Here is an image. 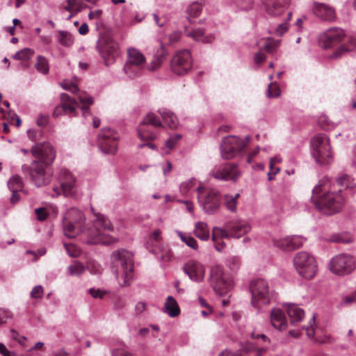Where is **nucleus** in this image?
Wrapping results in <instances>:
<instances>
[{"label": "nucleus", "mask_w": 356, "mask_h": 356, "mask_svg": "<svg viewBox=\"0 0 356 356\" xmlns=\"http://www.w3.org/2000/svg\"><path fill=\"white\" fill-rule=\"evenodd\" d=\"M197 193L199 204L205 213L213 215L220 209L222 195L217 189L199 186Z\"/></svg>", "instance_id": "nucleus-6"}, {"label": "nucleus", "mask_w": 356, "mask_h": 356, "mask_svg": "<svg viewBox=\"0 0 356 356\" xmlns=\"http://www.w3.org/2000/svg\"><path fill=\"white\" fill-rule=\"evenodd\" d=\"M280 95L278 86L275 83H270L268 85L267 95L268 97H277Z\"/></svg>", "instance_id": "nucleus-52"}, {"label": "nucleus", "mask_w": 356, "mask_h": 356, "mask_svg": "<svg viewBox=\"0 0 356 356\" xmlns=\"http://www.w3.org/2000/svg\"><path fill=\"white\" fill-rule=\"evenodd\" d=\"M231 236L229 229H225L219 227H214L212 229L211 239L213 243H216L217 240L222 238H228Z\"/></svg>", "instance_id": "nucleus-39"}, {"label": "nucleus", "mask_w": 356, "mask_h": 356, "mask_svg": "<svg viewBox=\"0 0 356 356\" xmlns=\"http://www.w3.org/2000/svg\"><path fill=\"white\" fill-rule=\"evenodd\" d=\"M328 183V179L327 178H323L321 179L317 185L312 190V198H314L316 195H318L323 190H325L326 186Z\"/></svg>", "instance_id": "nucleus-48"}, {"label": "nucleus", "mask_w": 356, "mask_h": 356, "mask_svg": "<svg viewBox=\"0 0 356 356\" xmlns=\"http://www.w3.org/2000/svg\"><path fill=\"white\" fill-rule=\"evenodd\" d=\"M110 264L119 286H129L134 277L132 254L124 249L114 251L111 254Z\"/></svg>", "instance_id": "nucleus-2"}, {"label": "nucleus", "mask_w": 356, "mask_h": 356, "mask_svg": "<svg viewBox=\"0 0 356 356\" xmlns=\"http://www.w3.org/2000/svg\"><path fill=\"white\" fill-rule=\"evenodd\" d=\"M36 70L43 74H47L49 71V65L48 60L42 56H38L36 63L35 64Z\"/></svg>", "instance_id": "nucleus-40"}, {"label": "nucleus", "mask_w": 356, "mask_h": 356, "mask_svg": "<svg viewBox=\"0 0 356 356\" xmlns=\"http://www.w3.org/2000/svg\"><path fill=\"white\" fill-rule=\"evenodd\" d=\"M34 54V51L30 48H24L16 52L13 56L15 60H29Z\"/></svg>", "instance_id": "nucleus-44"}, {"label": "nucleus", "mask_w": 356, "mask_h": 356, "mask_svg": "<svg viewBox=\"0 0 356 356\" xmlns=\"http://www.w3.org/2000/svg\"><path fill=\"white\" fill-rule=\"evenodd\" d=\"M85 218L81 211L71 208L63 218V232L68 238H74L83 232Z\"/></svg>", "instance_id": "nucleus-8"}, {"label": "nucleus", "mask_w": 356, "mask_h": 356, "mask_svg": "<svg viewBox=\"0 0 356 356\" xmlns=\"http://www.w3.org/2000/svg\"><path fill=\"white\" fill-rule=\"evenodd\" d=\"M295 268L305 279L313 278L317 272L315 258L307 252H300L293 258Z\"/></svg>", "instance_id": "nucleus-12"}, {"label": "nucleus", "mask_w": 356, "mask_h": 356, "mask_svg": "<svg viewBox=\"0 0 356 356\" xmlns=\"http://www.w3.org/2000/svg\"><path fill=\"white\" fill-rule=\"evenodd\" d=\"M192 67V58L189 51H177L171 60V70L177 75L187 73Z\"/></svg>", "instance_id": "nucleus-17"}, {"label": "nucleus", "mask_w": 356, "mask_h": 356, "mask_svg": "<svg viewBox=\"0 0 356 356\" xmlns=\"http://www.w3.org/2000/svg\"><path fill=\"white\" fill-rule=\"evenodd\" d=\"M184 271L189 278L196 282H202L204 277V266L199 261L191 259L184 266Z\"/></svg>", "instance_id": "nucleus-20"}, {"label": "nucleus", "mask_w": 356, "mask_h": 356, "mask_svg": "<svg viewBox=\"0 0 356 356\" xmlns=\"http://www.w3.org/2000/svg\"><path fill=\"white\" fill-rule=\"evenodd\" d=\"M194 235L202 241H208L209 238V229L208 225L202 221L195 224Z\"/></svg>", "instance_id": "nucleus-31"}, {"label": "nucleus", "mask_w": 356, "mask_h": 356, "mask_svg": "<svg viewBox=\"0 0 356 356\" xmlns=\"http://www.w3.org/2000/svg\"><path fill=\"white\" fill-rule=\"evenodd\" d=\"M113 229V227L111 221L104 215L99 213H95V219L85 232L87 237L86 242L88 244L106 245L113 244L117 241V239L102 232L103 230L112 231Z\"/></svg>", "instance_id": "nucleus-3"}, {"label": "nucleus", "mask_w": 356, "mask_h": 356, "mask_svg": "<svg viewBox=\"0 0 356 356\" xmlns=\"http://www.w3.org/2000/svg\"><path fill=\"white\" fill-rule=\"evenodd\" d=\"M35 213L39 220H44L46 219L47 213L44 209L39 208L35 209Z\"/></svg>", "instance_id": "nucleus-64"}, {"label": "nucleus", "mask_w": 356, "mask_h": 356, "mask_svg": "<svg viewBox=\"0 0 356 356\" xmlns=\"http://www.w3.org/2000/svg\"><path fill=\"white\" fill-rule=\"evenodd\" d=\"M210 284L219 295L227 293L233 288V281L226 275L222 267L218 265L213 266L210 271Z\"/></svg>", "instance_id": "nucleus-13"}, {"label": "nucleus", "mask_w": 356, "mask_h": 356, "mask_svg": "<svg viewBox=\"0 0 356 356\" xmlns=\"http://www.w3.org/2000/svg\"><path fill=\"white\" fill-rule=\"evenodd\" d=\"M211 175L218 180L236 181L241 172L236 165L226 163L213 168Z\"/></svg>", "instance_id": "nucleus-18"}, {"label": "nucleus", "mask_w": 356, "mask_h": 356, "mask_svg": "<svg viewBox=\"0 0 356 356\" xmlns=\"http://www.w3.org/2000/svg\"><path fill=\"white\" fill-rule=\"evenodd\" d=\"M60 86L66 90H69L72 93L76 94L79 92L77 84L67 80H64L60 83Z\"/></svg>", "instance_id": "nucleus-49"}, {"label": "nucleus", "mask_w": 356, "mask_h": 356, "mask_svg": "<svg viewBox=\"0 0 356 356\" xmlns=\"http://www.w3.org/2000/svg\"><path fill=\"white\" fill-rule=\"evenodd\" d=\"M9 318H10V312L5 309H0V324L6 323Z\"/></svg>", "instance_id": "nucleus-62"}, {"label": "nucleus", "mask_w": 356, "mask_h": 356, "mask_svg": "<svg viewBox=\"0 0 356 356\" xmlns=\"http://www.w3.org/2000/svg\"><path fill=\"white\" fill-rule=\"evenodd\" d=\"M290 0H262L266 13L273 17L280 15L286 9Z\"/></svg>", "instance_id": "nucleus-22"}, {"label": "nucleus", "mask_w": 356, "mask_h": 356, "mask_svg": "<svg viewBox=\"0 0 356 356\" xmlns=\"http://www.w3.org/2000/svg\"><path fill=\"white\" fill-rule=\"evenodd\" d=\"M185 33L188 37L191 38L193 40L197 42H201L203 43H209L213 41L214 35L213 34L207 35L204 33V29L201 28L189 29L185 28Z\"/></svg>", "instance_id": "nucleus-26"}, {"label": "nucleus", "mask_w": 356, "mask_h": 356, "mask_svg": "<svg viewBox=\"0 0 356 356\" xmlns=\"http://www.w3.org/2000/svg\"><path fill=\"white\" fill-rule=\"evenodd\" d=\"M249 141L247 136L245 140L236 136L225 137L220 145V154L222 159L229 160L236 156Z\"/></svg>", "instance_id": "nucleus-15"}, {"label": "nucleus", "mask_w": 356, "mask_h": 356, "mask_svg": "<svg viewBox=\"0 0 356 356\" xmlns=\"http://www.w3.org/2000/svg\"><path fill=\"white\" fill-rule=\"evenodd\" d=\"M44 293L43 287L41 285H38L33 287L31 291V297L32 298H42Z\"/></svg>", "instance_id": "nucleus-57"}, {"label": "nucleus", "mask_w": 356, "mask_h": 356, "mask_svg": "<svg viewBox=\"0 0 356 356\" xmlns=\"http://www.w3.org/2000/svg\"><path fill=\"white\" fill-rule=\"evenodd\" d=\"M164 311L170 317H175L179 314L180 309L179 305L173 297L168 296L164 306Z\"/></svg>", "instance_id": "nucleus-32"}, {"label": "nucleus", "mask_w": 356, "mask_h": 356, "mask_svg": "<svg viewBox=\"0 0 356 356\" xmlns=\"http://www.w3.org/2000/svg\"><path fill=\"white\" fill-rule=\"evenodd\" d=\"M87 268L89 269L91 273L95 275H98L102 273L103 268L97 262L92 261H90L88 266Z\"/></svg>", "instance_id": "nucleus-55"}, {"label": "nucleus", "mask_w": 356, "mask_h": 356, "mask_svg": "<svg viewBox=\"0 0 356 356\" xmlns=\"http://www.w3.org/2000/svg\"><path fill=\"white\" fill-rule=\"evenodd\" d=\"M310 147L312 156L316 163L326 165L333 162V152L326 134H318L312 137Z\"/></svg>", "instance_id": "nucleus-4"}, {"label": "nucleus", "mask_w": 356, "mask_h": 356, "mask_svg": "<svg viewBox=\"0 0 356 356\" xmlns=\"http://www.w3.org/2000/svg\"><path fill=\"white\" fill-rule=\"evenodd\" d=\"M60 103L67 115L74 114L79 106L77 102L66 93L60 95Z\"/></svg>", "instance_id": "nucleus-29"}, {"label": "nucleus", "mask_w": 356, "mask_h": 356, "mask_svg": "<svg viewBox=\"0 0 356 356\" xmlns=\"http://www.w3.org/2000/svg\"><path fill=\"white\" fill-rule=\"evenodd\" d=\"M180 239L185 243L189 248L193 250H197L198 244L197 241L192 236L186 235L179 231H176Z\"/></svg>", "instance_id": "nucleus-43"}, {"label": "nucleus", "mask_w": 356, "mask_h": 356, "mask_svg": "<svg viewBox=\"0 0 356 356\" xmlns=\"http://www.w3.org/2000/svg\"><path fill=\"white\" fill-rule=\"evenodd\" d=\"M64 114H66V113H65V108H63V105L60 103L59 105H58L57 106L55 107L54 112H53V115L54 117H59Z\"/></svg>", "instance_id": "nucleus-63"}, {"label": "nucleus", "mask_w": 356, "mask_h": 356, "mask_svg": "<svg viewBox=\"0 0 356 356\" xmlns=\"http://www.w3.org/2000/svg\"><path fill=\"white\" fill-rule=\"evenodd\" d=\"M88 293L93 298L102 299L108 293V291L100 289L91 288L88 289Z\"/></svg>", "instance_id": "nucleus-54"}, {"label": "nucleus", "mask_w": 356, "mask_h": 356, "mask_svg": "<svg viewBox=\"0 0 356 356\" xmlns=\"http://www.w3.org/2000/svg\"><path fill=\"white\" fill-rule=\"evenodd\" d=\"M345 34L342 29L339 28H331L325 31L320 36L321 41L325 42V47L338 43L342 40Z\"/></svg>", "instance_id": "nucleus-23"}, {"label": "nucleus", "mask_w": 356, "mask_h": 356, "mask_svg": "<svg viewBox=\"0 0 356 356\" xmlns=\"http://www.w3.org/2000/svg\"><path fill=\"white\" fill-rule=\"evenodd\" d=\"M161 234H162L161 230L160 229H156L149 236L147 241V248L152 252H156V248L158 247V245H156V243H157L161 240V238H162Z\"/></svg>", "instance_id": "nucleus-33"}, {"label": "nucleus", "mask_w": 356, "mask_h": 356, "mask_svg": "<svg viewBox=\"0 0 356 356\" xmlns=\"http://www.w3.org/2000/svg\"><path fill=\"white\" fill-rule=\"evenodd\" d=\"M85 270L84 266L80 262L76 261L68 266L69 273L72 276H79Z\"/></svg>", "instance_id": "nucleus-46"}, {"label": "nucleus", "mask_w": 356, "mask_h": 356, "mask_svg": "<svg viewBox=\"0 0 356 356\" xmlns=\"http://www.w3.org/2000/svg\"><path fill=\"white\" fill-rule=\"evenodd\" d=\"M65 247L69 256L76 257L80 254V250L74 245L65 244Z\"/></svg>", "instance_id": "nucleus-56"}, {"label": "nucleus", "mask_w": 356, "mask_h": 356, "mask_svg": "<svg viewBox=\"0 0 356 356\" xmlns=\"http://www.w3.org/2000/svg\"><path fill=\"white\" fill-rule=\"evenodd\" d=\"M112 356H135L127 347L122 346L111 350Z\"/></svg>", "instance_id": "nucleus-47"}, {"label": "nucleus", "mask_w": 356, "mask_h": 356, "mask_svg": "<svg viewBox=\"0 0 356 356\" xmlns=\"http://www.w3.org/2000/svg\"><path fill=\"white\" fill-rule=\"evenodd\" d=\"M154 253L157 254L158 258L163 262H169L173 258V253L172 250L167 247H164L161 244L158 245L156 251Z\"/></svg>", "instance_id": "nucleus-36"}, {"label": "nucleus", "mask_w": 356, "mask_h": 356, "mask_svg": "<svg viewBox=\"0 0 356 356\" xmlns=\"http://www.w3.org/2000/svg\"><path fill=\"white\" fill-rule=\"evenodd\" d=\"M127 63L141 67L145 62V56L136 48H129L127 49Z\"/></svg>", "instance_id": "nucleus-28"}, {"label": "nucleus", "mask_w": 356, "mask_h": 356, "mask_svg": "<svg viewBox=\"0 0 356 356\" xmlns=\"http://www.w3.org/2000/svg\"><path fill=\"white\" fill-rule=\"evenodd\" d=\"M345 198L341 189H331L320 195L314 200L316 207L325 215H332L339 212L343 207Z\"/></svg>", "instance_id": "nucleus-5"}, {"label": "nucleus", "mask_w": 356, "mask_h": 356, "mask_svg": "<svg viewBox=\"0 0 356 356\" xmlns=\"http://www.w3.org/2000/svg\"><path fill=\"white\" fill-rule=\"evenodd\" d=\"M252 294L251 304L253 307L260 309L270 302L272 293L266 280L258 278L252 280L250 284Z\"/></svg>", "instance_id": "nucleus-7"}, {"label": "nucleus", "mask_w": 356, "mask_h": 356, "mask_svg": "<svg viewBox=\"0 0 356 356\" xmlns=\"http://www.w3.org/2000/svg\"><path fill=\"white\" fill-rule=\"evenodd\" d=\"M241 264L239 257L236 256H232L227 259V266L232 270H236L238 269Z\"/></svg>", "instance_id": "nucleus-51"}, {"label": "nucleus", "mask_w": 356, "mask_h": 356, "mask_svg": "<svg viewBox=\"0 0 356 356\" xmlns=\"http://www.w3.org/2000/svg\"><path fill=\"white\" fill-rule=\"evenodd\" d=\"M162 122L154 113H148L138 125V135L142 141L154 140L158 137L155 129L162 127Z\"/></svg>", "instance_id": "nucleus-11"}, {"label": "nucleus", "mask_w": 356, "mask_h": 356, "mask_svg": "<svg viewBox=\"0 0 356 356\" xmlns=\"http://www.w3.org/2000/svg\"><path fill=\"white\" fill-rule=\"evenodd\" d=\"M56 39L62 46L65 47H70L74 44V38L68 31H58Z\"/></svg>", "instance_id": "nucleus-34"}, {"label": "nucleus", "mask_w": 356, "mask_h": 356, "mask_svg": "<svg viewBox=\"0 0 356 356\" xmlns=\"http://www.w3.org/2000/svg\"><path fill=\"white\" fill-rule=\"evenodd\" d=\"M8 186L11 191H18L23 187L22 178L18 175H13L8 181Z\"/></svg>", "instance_id": "nucleus-41"}, {"label": "nucleus", "mask_w": 356, "mask_h": 356, "mask_svg": "<svg viewBox=\"0 0 356 356\" xmlns=\"http://www.w3.org/2000/svg\"><path fill=\"white\" fill-rule=\"evenodd\" d=\"M78 3L77 0H67L66 5L64 6V9L69 12H74V8Z\"/></svg>", "instance_id": "nucleus-61"}, {"label": "nucleus", "mask_w": 356, "mask_h": 356, "mask_svg": "<svg viewBox=\"0 0 356 356\" xmlns=\"http://www.w3.org/2000/svg\"><path fill=\"white\" fill-rule=\"evenodd\" d=\"M328 267L334 274L340 276L346 275L356 268V258L350 254H338L331 259Z\"/></svg>", "instance_id": "nucleus-10"}, {"label": "nucleus", "mask_w": 356, "mask_h": 356, "mask_svg": "<svg viewBox=\"0 0 356 356\" xmlns=\"http://www.w3.org/2000/svg\"><path fill=\"white\" fill-rule=\"evenodd\" d=\"M97 49L100 56L107 66L114 63L120 56L118 43L108 35L102 37L98 41Z\"/></svg>", "instance_id": "nucleus-14"}, {"label": "nucleus", "mask_w": 356, "mask_h": 356, "mask_svg": "<svg viewBox=\"0 0 356 356\" xmlns=\"http://www.w3.org/2000/svg\"><path fill=\"white\" fill-rule=\"evenodd\" d=\"M306 238L299 235L289 236L273 241L274 245L281 250L292 251L300 248Z\"/></svg>", "instance_id": "nucleus-19"}, {"label": "nucleus", "mask_w": 356, "mask_h": 356, "mask_svg": "<svg viewBox=\"0 0 356 356\" xmlns=\"http://www.w3.org/2000/svg\"><path fill=\"white\" fill-rule=\"evenodd\" d=\"M312 11L321 20L332 22L336 19L335 10L325 3L314 2Z\"/></svg>", "instance_id": "nucleus-21"}, {"label": "nucleus", "mask_w": 356, "mask_h": 356, "mask_svg": "<svg viewBox=\"0 0 356 356\" xmlns=\"http://www.w3.org/2000/svg\"><path fill=\"white\" fill-rule=\"evenodd\" d=\"M328 241L334 243H348L353 241V238L348 234H337L331 236Z\"/></svg>", "instance_id": "nucleus-45"}, {"label": "nucleus", "mask_w": 356, "mask_h": 356, "mask_svg": "<svg viewBox=\"0 0 356 356\" xmlns=\"http://www.w3.org/2000/svg\"><path fill=\"white\" fill-rule=\"evenodd\" d=\"M79 100L81 104H83V106L81 107L83 115L84 117H86L88 115H90V113L89 106L93 104V98L85 93H81L79 95Z\"/></svg>", "instance_id": "nucleus-38"}, {"label": "nucleus", "mask_w": 356, "mask_h": 356, "mask_svg": "<svg viewBox=\"0 0 356 356\" xmlns=\"http://www.w3.org/2000/svg\"><path fill=\"white\" fill-rule=\"evenodd\" d=\"M280 42L279 40H268L265 44V49L270 52L273 53L276 48L279 46Z\"/></svg>", "instance_id": "nucleus-58"}, {"label": "nucleus", "mask_w": 356, "mask_h": 356, "mask_svg": "<svg viewBox=\"0 0 356 356\" xmlns=\"http://www.w3.org/2000/svg\"><path fill=\"white\" fill-rule=\"evenodd\" d=\"M181 36V33L180 31H175L172 32L168 36L170 44L176 43L179 41Z\"/></svg>", "instance_id": "nucleus-60"}, {"label": "nucleus", "mask_w": 356, "mask_h": 356, "mask_svg": "<svg viewBox=\"0 0 356 356\" xmlns=\"http://www.w3.org/2000/svg\"><path fill=\"white\" fill-rule=\"evenodd\" d=\"M336 184L341 187L342 188L353 191L356 187V184L351 180L350 177L348 175H341L339 176L336 179Z\"/></svg>", "instance_id": "nucleus-35"}, {"label": "nucleus", "mask_w": 356, "mask_h": 356, "mask_svg": "<svg viewBox=\"0 0 356 356\" xmlns=\"http://www.w3.org/2000/svg\"><path fill=\"white\" fill-rule=\"evenodd\" d=\"M315 315H313L312 318L308 323V325L304 327V329L306 331V334L308 337L313 338L315 334V327H316V323H315Z\"/></svg>", "instance_id": "nucleus-50"}, {"label": "nucleus", "mask_w": 356, "mask_h": 356, "mask_svg": "<svg viewBox=\"0 0 356 356\" xmlns=\"http://www.w3.org/2000/svg\"><path fill=\"white\" fill-rule=\"evenodd\" d=\"M31 154L38 159L31 165L30 176L35 185L40 187L49 182L44 168L42 163L48 165L53 163L56 152L53 147L48 143H38L31 148Z\"/></svg>", "instance_id": "nucleus-1"}, {"label": "nucleus", "mask_w": 356, "mask_h": 356, "mask_svg": "<svg viewBox=\"0 0 356 356\" xmlns=\"http://www.w3.org/2000/svg\"><path fill=\"white\" fill-rule=\"evenodd\" d=\"M60 185L54 186L52 196L64 195L74 198L78 195L79 187L76 177L67 170L62 169L59 175Z\"/></svg>", "instance_id": "nucleus-9"}, {"label": "nucleus", "mask_w": 356, "mask_h": 356, "mask_svg": "<svg viewBox=\"0 0 356 356\" xmlns=\"http://www.w3.org/2000/svg\"><path fill=\"white\" fill-rule=\"evenodd\" d=\"M284 306L286 307L287 314L290 318L291 324L299 323L303 319L305 312L303 309L298 305L292 303H284Z\"/></svg>", "instance_id": "nucleus-27"}, {"label": "nucleus", "mask_w": 356, "mask_h": 356, "mask_svg": "<svg viewBox=\"0 0 356 356\" xmlns=\"http://www.w3.org/2000/svg\"><path fill=\"white\" fill-rule=\"evenodd\" d=\"M202 10V6L198 2L191 3L187 8V12L189 15L193 16H197Z\"/></svg>", "instance_id": "nucleus-53"}, {"label": "nucleus", "mask_w": 356, "mask_h": 356, "mask_svg": "<svg viewBox=\"0 0 356 356\" xmlns=\"http://www.w3.org/2000/svg\"><path fill=\"white\" fill-rule=\"evenodd\" d=\"M232 237L240 238L243 235L250 232V225L243 221L230 222L226 225Z\"/></svg>", "instance_id": "nucleus-25"}, {"label": "nucleus", "mask_w": 356, "mask_h": 356, "mask_svg": "<svg viewBox=\"0 0 356 356\" xmlns=\"http://www.w3.org/2000/svg\"><path fill=\"white\" fill-rule=\"evenodd\" d=\"M289 29V25L286 22L279 24L275 30V33L278 36H282Z\"/></svg>", "instance_id": "nucleus-59"}, {"label": "nucleus", "mask_w": 356, "mask_h": 356, "mask_svg": "<svg viewBox=\"0 0 356 356\" xmlns=\"http://www.w3.org/2000/svg\"><path fill=\"white\" fill-rule=\"evenodd\" d=\"M118 134L109 127L101 129L97 136V142L102 152L107 154H114L118 149Z\"/></svg>", "instance_id": "nucleus-16"}, {"label": "nucleus", "mask_w": 356, "mask_h": 356, "mask_svg": "<svg viewBox=\"0 0 356 356\" xmlns=\"http://www.w3.org/2000/svg\"><path fill=\"white\" fill-rule=\"evenodd\" d=\"M159 113L162 117L163 124L170 128L176 129L178 126V119L174 113L166 109L162 108L159 110Z\"/></svg>", "instance_id": "nucleus-30"}, {"label": "nucleus", "mask_w": 356, "mask_h": 356, "mask_svg": "<svg viewBox=\"0 0 356 356\" xmlns=\"http://www.w3.org/2000/svg\"><path fill=\"white\" fill-rule=\"evenodd\" d=\"M270 323L273 327L279 330H284L287 327V321L283 311L274 308L270 312Z\"/></svg>", "instance_id": "nucleus-24"}, {"label": "nucleus", "mask_w": 356, "mask_h": 356, "mask_svg": "<svg viewBox=\"0 0 356 356\" xmlns=\"http://www.w3.org/2000/svg\"><path fill=\"white\" fill-rule=\"evenodd\" d=\"M123 71L129 78H134L140 74L141 67L138 66L136 67V65L126 62L123 67Z\"/></svg>", "instance_id": "nucleus-42"}, {"label": "nucleus", "mask_w": 356, "mask_h": 356, "mask_svg": "<svg viewBox=\"0 0 356 356\" xmlns=\"http://www.w3.org/2000/svg\"><path fill=\"white\" fill-rule=\"evenodd\" d=\"M239 194L235 195L225 194L223 196L224 204L226 208L231 212H236L238 204V198Z\"/></svg>", "instance_id": "nucleus-37"}]
</instances>
